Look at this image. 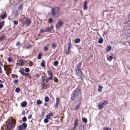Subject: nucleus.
Here are the masks:
<instances>
[{"instance_id":"64","label":"nucleus","mask_w":130,"mask_h":130,"mask_svg":"<svg viewBox=\"0 0 130 130\" xmlns=\"http://www.w3.org/2000/svg\"><path fill=\"white\" fill-rule=\"evenodd\" d=\"M58 104H57L56 103V104L55 105V108H56L57 107Z\"/></svg>"},{"instance_id":"15","label":"nucleus","mask_w":130,"mask_h":130,"mask_svg":"<svg viewBox=\"0 0 130 130\" xmlns=\"http://www.w3.org/2000/svg\"><path fill=\"white\" fill-rule=\"evenodd\" d=\"M27 104V103L26 101L23 102L21 104V106L23 107H25Z\"/></svg>"},{"instance_id":"13","label":"nucleus","mask_w":130,"mask_h":130,"mask_svg":"<svg viewBox=\"0 0 130 130\" xmlns=\"http://www.w3.org/2000/svg\"><path fill=\"white\" fill-rule=\"evenodd\" d=\"M42 88L44 89H46L47 88V85H45L44 82L42 83Z\"/></svg>"},{"instance_id":"29","label":"nucleus","mask_w":130,"mask_h":130,"mask_svg":"<svg viewBox=\"0 0 130 130\" xmlns=\"http://www.w3.org/2000/svg\"><path fill=\"white\" fill-rule=\"evenodd\" d=\"M99 88L98 89V91L99 92H101L102 91V90L101 89L103 88L102 86H99Z\"/></svg>"},{"instance_id":"46","label":"nucleus","mask_w":130,"mask_h":130,"mask_svg":"<svg viewBox=\"0 0 130 130\" xmlns=\"http://www.w3.org/2000/svg\"><path fill=\"white\" fill-rule=\"evenodd\" d=\"M19 72L21 73V74L22 75V74H23L24 73V71L22 70H21Z\"/></svg>"},{"instance_id":"9","label":"nucleus","mask_w":130,"mask_h":130,"mask_svg":"<svg viewBox=\"0 0 130 130\" xmlns=\"http://www.w3.org/2000/svg\"><path fill=\"white\" fill-rule=\"evenodd\" d=\"M81 65V62H80L78 63L76 66V70H80Z\"/></svg>"},{"instance_id":"57","label":"nucleus","mask_w":130,"mask_h":130,"mask_svg":"<svg viewBox=\"0 0 130 130\" xmlns=\"http://www.w3.org/2000/svg\"><path fill=\"white\" fill-rule=\"evenodd\" d=\"M20 44V42H18L16 44V45L17 46H18Z\"/></svg>"},{"instance_id":"54","label":"nucleus","mask_w":130,"mask_h":130,"mask_svg":"<svg viewBox=\"0 0 130 130\" xmlns=\"http://www.w3.org/2000/svg\"><path fill=\"white\" fill-rule=\"evenodd\" d=\"M15 12V15H18V13L17 11H16L15 12H14V13Z\"/></svg>"},{"instance_id":"28","label":"nucleus","mask_w":130,"mask_h":130,"mask_svg":"<svg viewBox=\"0 0 130 130\" xmlns=\"http://www.w3.org/2000/svg\"><path fill=\"white\" fill-rule=\"evenodd\" d=\"M20 89L19 88L17 87L15 89V91L17 93H19L20 91Z\"/></svg>"},{"instance_id":"41","label":"nucleus","mask_w":130,"mask_h":130,"mask_svg":"<svg viewBox=\"0 0 130 130\" xmlns=\"http://www.w3.org/2000/svg\"><path fill=\"white\" fill-rule=\"evenodd\" d=\"M12 78H14L15 77L16 78H18V76L17 75L15 74H13L12 75Z\"/></svg>"},{"instance_id":"4","label":"nucleus","mask_w":130,"mask_h":130,"mask_svg":"<svg viewBox=\"0 0 130 130\" xmlns=\"http://www.w3.org/2000/svg\"><path fill=\"white\" fill-rule=\"evenodd\" d=\"M68 46L67 48V50H66V54H68L69 52L70 51V49L71 47V44L70 43H69L68 44Z\"/></svg>"},{"instance_id":"31","label":"nucleus","mask_w":130,"mask_h":130,"mask_svg":"<svg viewBox=\"0 0 130 130\" xmlns=\"http://www.w3.org/2000/svg\"><path fill=\"white\" fill-rule=\"evenodd\" d=\"M78 120L77 119H76L75 120L74 123V125L77 126V125L78 124Z\"/></svg>"},{"instance_id":"59","label":"nucleus","mask_w":130,"mask_h":130,"mask_svg":"<svg viewBox=\"0 0 130 130\" xmlns=\"http://www.w3.org/2000/svg\"><path fill=\"white\" fill-rule=\"evenodd\" d=\"M3 87H4V86L3 85H2V84H0V88H3Z\"/></svg>"},{"instance_id":"51","label":"nucleus","mask_w":130,"mask_h":130,"mask_svg":"<svg viewBox=\"0 0 130 130\" xmlns=\"http://www.w3.org/2000/svg\"><path fill=\"white\" fill-rule=\"evenodd\" d=\"M12 60V59L10 58H8V61L9 62H10Z\"/></svg>"},{"instance_id":"60","label":"nucleus","mask_w":130,"mask_h":130,"mask_svg":"<svg viewBox=\"0 0 130 130\" xmlns=\"http://www.w3.org/2000/svg\"><path fill=\"white\" fill-rule=\"evenodd\" d=\"M22 5H20V6L19 7L18 9H19L20 10L21 8H22Z\"/></svg>"},{"instance_id":"16","label":"nucleus","mask_w":130,"mask_h":130,"mask_svg":"<svg viewBox=\"0 0 130 130\" xmlns=\"http://www.w3.org/2000/svg\"><path fill=\"white\" fill-rule=\"evenodd\" d=\"M3 67L4 68V69L5 71H6L7 69L8 70H9V66H6L5 65H4V66Z\"/></svg>"},{"instance_id":"55","label":"nucleus","mask_w":130,"mask_h":130,"mask_svg":"<svg viewBox=\"0 0 130 130\" xmlns=\"http://www.w3.org/2000/svg\"><path fill=\"white\" fill-rule=\"evenodd\" d=\"M31 47H32L31 45H28V46H27V47L26 48H27V49L29 48H31Z\"/></svg>"},{"instance_id":"49","label":"nucleus","mask_w":130,"mask_h":130,"mask_svg":"<svg viewBox=\"0 0 130 130\" xmlns=\"http://www.w3.org/2000/svg\"><path fill=\"white\" fill-rule=\"evenodd\" d=\"M29 66H32V65H33V64L32 62L31 61H30L29 62Z\"/></svg>"},{"instance_id":"6","label":"nucleus","mask_w":130,"mask_h":130,"mask_svg":"<svg viewBox=\"0 0 130 130\" xmlns=\"http://www.w3.org/2000/svg\"><path fill=\"white\" fill-rule=\"evenodd\" d=\"M63 22L62 21H59L58 23L56 25V27L58 28L60 27H61L63 25Z\"/></svg>"},{"instance_id":"44","label":"nucleus","mask_w":130,"mask_h":130,"mask_svg":"<svg viewBox=\"0 0 130 130\" xmlns=\"http://www.w3.org/2000/svg\"><path fill=\"white\" fill-rule=\"evenodd\" d=\"M44 51H46L48 50V48L46 46H44Z\"/></svg>"},{"instance_id":"36","label":"nucleus","mask_w":130,"mask_h":130,"mask_svg":"<svg viewBox=\"0 0 130 130\" xmlns=\"http://www.w3.org/2000/svg\"><path fill=\"white\" fill-rule=\"evenodd\" d=\"M53 21L51 17V18L49 19L48 20V22L49 23H51Z\"/></svg>"},{"instance_id":"3","label":"nucleus","mask_w":130,"mask_h":130,"mask_svg":"<svg viewBox=\"0 0 130 130\" xmlns=\"http://www.w3.org/2000/svg\"><path fill=\"white\" fill-rule=\"evenodd\" d=\"M59 9L58 7L52 8L51 11V13L52 14L51 17L53 16L55 18L56 15L59 13Z\"/></svg>"},{"instance_id":"12","label":"nucleus","mask_w":130,"mask_h":130,"mask_svg":"<svg viewBox=\"0 0 130 130\" xmlns=\"http://www.w3.org/2000/svg\"><path fill=\"white\" fill-rule=\"evenodd\" d=\"M87 2L86 1H85L84 2V4L83 7V9L84 10H87Z\"/></svg>"},{"instance_id":"40","label":"nucleus","mask_w":130,"mask_h":130,"mask_svg":"<svg viewBox=\"0 0 130 130\" xmlns=\"http://www.w3.org/2000/svg\"><path fill=\"white\" fill-rule=\"evenodd\" d=\"M44 122L45 123H47L48 122V120L47 118H46L44 119Z\"/></svg>"},{"instance_id":"38","label":"nucleus","mask_w":130,"mask_h":130,"mask_svg":"<svg viewBox=\"0 0 130 130\" xmlns=\"http://www.w3.org/2000/svg\"><path fill=\"white\" fill-rule=\"evenodd\" d=\"M5 36L4 35H3L1 36L0 37V40H2L4 39Z\"/></svg>"},{"instance_id":"17","label":"nucleus","mask_w":130,"mask_h":130,"mask_svg":"<svg viewBox=\"0 0 130 130\" xmlns=\"http://www.w3.org/2000/svg\"><path fill=\"white\" fill-rule=\"evenodd\" d=\"M4 22H0V30L4 26Z\"/></svg>"},{"instance_id":"2","label":"nucleus","mask_w":130,"mask_h":130,"mask_svg":"<svg viewBox=\"0 0 130 130\" xmlns=\"http://www.w3.org/2000/svg\"><path fill=\"white\" fill-rule=\"evenodd\" d=\"M81 91L78 88H76L73 92L71 97V99L73 101L77 100L79 95H81Z\"/></svg>"},{"instance_id":"58","label":"nucleus","mask_w":130,"mask_h":130,"mask_svg":"<svg viewBox=\"0 0 130 130\" xmlns=\"http://www.w3.org/2000/svg\"><path fill=\"white\" fill-rule=\"evenodd\" d=\"M25 76H27V77H28L30 76V75L28 73H26Z\"/></svg>"},{"instance_id":"22","label":"nucleus","mask_w":130,"mask_h":130,"mask_svg":"<svg viewBox=\"0 0 130 130\" xmlns=\"http://www.w3.org/2000/svg\"><path fill=\"white\" fill-rule=\"evenodd\" d=\"M57 46V45L55 43H54L52 44L51 47L53 49H54Z\"/></svg>"},{"instance_id":"24","label":"nucleus","mask_w":130,"mask_h":130,"mask_svg":"<svg viewBox=\"0 0 130 130\" xmlns=\"http://www.w3.org/2000/svg\"><path fill=\"white\" fill-rule=\"evenodd\" d=\"M42 101L39 100H37V105H39L42 103Z\"/></svg>"},{"instance_id":"30","label":"nucleus","mask_w":130,"mask_h":130,"mask_svg":"<svg viewBox=\"0 0 130 130\" xmlns=\"http://www.w3.org/2000/svg\"><path fill=\"white\" fill-rule=\"evenodd\" d=\"M113 57L111 56H110L107 58L108 60L109 61H111Z\"/></svg>"},{"instance_id":"39","label":"nucleus","mask_w":130,"mask_h":130,"mask_svg":"<svg viewBox=\"0 0 130 130\" xmlns=\"http://www.w3.org/2000/svg\"><path fill=\"white\" fill-rule=\"evenodd\" d=\"M22 120L23 122H26L27 121V119L25 117H24L23 118Z\"/></svg>"},{"instance_id":"34","label":"nucleus","mask_w":130,"mask_h":130,"mask_svg":"<svg viewBox=\"0 0 130 130\" xmlns=\"http://www.w3.org/2000/svg\"><path fill=\"white\" fill-rule=\"evenodd\" d=\"M47 32L46 29L44 30L43 29H41L40 30V32L42 33H44Z\"/></svg>"},{"instance_id":"62","label":"nucleus","mask_w":130,"mask_h":130,"mask_svg":"<svg viewBox=\"0 0 130 130\" xmlns=\"http://www.w3.org/2000/svg\"><path fill=\"white\" fill-rule=\"evenodd\" d=\"M46 117L47 119H50V116H48V115L46 116Z\"/></svg>"},{"instance_id":"21","label":"nucleus","mask_w":130,"mask_h":130,"mask_svg":"<svg viewBox=\"0 0 130 130\" xmlns=\"http://www.w3.org/2000/svg\"><path fill=\"white\" fill-rule=\"evenodd\" d=\"M47 73L48 74V75L50 76L51 77H53V74L52 73V72L49 71H47Z\"/></svg>"},{"instance_id":"53","label":"nucleus","mask_w":130,"mask_h":130,"mask_svg":"<svg viewBox=\"0 0 130 130\" xmlns=\"http://www.w3.org/2000/svg\"><path fill=\"white\" fill-rule=\"evenodd\" d=\"M45 80V76H43L42 78V80L43 82H44Z\"/></svg>"},{"instance_id":"7","label":"nucleus","mask_w":130,"mask_h":130,"mask_svg":"<svg viewBox=\"0 0 130 130\" xmlns=\"http://www.w3.org/2000/svg\"><path fill=\"white\" fill-rule=\"evenodd\" d=\"M30 23V21L28 19H26L25 22H23V23L24 24H26L27 26H28Z\"/></svg>"},{"instance_id":"1","label":"nucleus","mask_w":130,"mask_h":130,"mask_svg":"<svg viewBox=\"0 0 130 130\" xmlns=\"http://www.w3.org/2000/svg\"><path fill=\"white\" fill-rule=\"evenodd\" d=\"M16 121L13 119H9L6 122V125L8 130H11L14 127Z\"/></svg>"},{"instance_id":"27","label":"nucleus","mask_w":130,"mask_h":130,"mask_svg":"<svg viewBox=\"0 0 130 130\" xmlns=\"http://www.w3.org/2000/svg\"><path fill=\"white\" fill-rule=\"evenodd\" d=\"M21 125L22 126L24 127V129H25V128L27 127V124H26L25 122L23 123L22 125Z\"/></svg>"},{"instance_id":"42","label":"nucleus","mask_w":130,"mask_h":130,"mask_svg":"<svg viewBox=\"0 0 130 130\" xmlns=\"http://www.w3.org/2000/svg\"><path fill=\"white\" fill-rule=\"evenodd\" d=\"M59 98H56V103L57 104V103L58 104V103H59Z\"/></svg>"},{"instance_id":"33","label":"nucleus","mask_w":130,"mask_h":130,"mask_svg":"<svg viewBox=\"0 0 130 130\" xmlns=\"http://www.w3.org/2000/svg\"><path fill=\"white\" fill-rule=\"evenodd\" d=\"M58 61H56L54 62V65L55 66H56L58 65Z\"/></svg>"},{"instance_id":"10","label":"nucleus","mask_w":130,"mask_h":130,"mask_svg":"<svg viewBox=\"0 0 130 130\" xmlns=\"http://www.w3.org/2000/svg\"><path fill=\"white\" fill-rule=\"evenodd\" d=\"M7 17V14L6 12L4 13H2L1 14L0 17L2 19H4Z\"/></svg>"},{"instance_id":"47","label":"nucleus","mask_w":130,"mask_h":130,"mask_svg":"<svg viewBox=\"0 0 130 130\" xmlns=\"http://www.w3.org/2000/svg\"><path fill=\"white\" fill-rule=\"evenodd\" d=\"M13 22L15 25H17L18 24V22L17 21H14Z\"/></svg>"},{"instance_id":"50","label":"nucleus","mask_w":130,"mask_h":130,"mask_svg":"<svg viewBox=\"0 0 130 130\" xmlns=\"http://www.w3.org/2000/svg\"><path fill=\"white\" fill-rule=\"evenodd\" d=\"M79 105H77L76 106V107L75 108V109L76 110H77V109H78V107H79Z\"/></svg>"},{"instance_id":"63","label":"nucleus","mask_w":130,"mask_h":130,"mask_svg":"<svg viewBox=\"0 0 130 130\" xmlns=\"http://www.w3.org/2000/svg\"><path fill=\"white\" fill-rule=\"evenodd\" d=\"M58 104H57L56 103V104L55 105V108H56L57 107Z\"/></svg>"},{"instance_id":"37","label":"nucleus","mask_w":130,"mask_h":130,"mask_svg":"<svg viewBox=\"0 0 130 130\" xmlns=\"http://www.w3.org/2000/svg\"><path fill=\"white\" fill-rule=\"evenodd\" d=\"M52 77H50L48 78L46 80V82H47L49 80H51L52 79Z\"/></svg>"},{"instance_id":"52","label":"nucleus","mask_w":130,"mask_h":130,"mask_svg":"<svg viewBox=\"0 0 130 130\" xmlns=\"http://www.w3.org/2000/svg\"><path fill=\"white\" fill-rule=\"evenodd\" d=\"M32 117V116L31 115H30L28 117V119H30Z\"/></svg>"},{"instance_id":"45","label":"nucleus","mask_w":130,"mask_h":130,"mask_svg":"<svg viewBox=\"0 0 130 130\" xmlns=\"http://www.w3.org/2000/svg\"><path fill=\"white\" fill-rule=\"evenodd\" d=\"M25 71L26 72H28L29 71V68H27L25 69Z\"/></svg>"},{"instance_id":"48","label":"nucleus","mask_w":130,"mask_h":130,"mask_svg":"<svg viewBox=\"0 0 130 130\" xmlns=\"http://www.w3.org/2000/svg\"><path fill=\"white\" fill-rule=\"evenodd\" d=\"M104 130H111V129L109 128H104Z\"/></svg>"},{"instance_id":"23","label":"nucleus","mask_w":130,"mask_h":130,"mask_svg":"<svg viewBox=\"0 0 130 130\" xmlns=\"http://www.w3.org/2000/svg\"><path fill=\"white\" fill-rule=\"evenodd\" d=\"M41 65L42 67H44L45 66V62L44 60H43L42 61V62L41 63Z\"/></svg>"},{"instance_id":"43","label":"nucleus","mask_w":130,"mask_h":130,"mask_svg":"<svg viewBox=\"0 0 130 130\" xmlns=\"http://www.w3.org/2000/svg\"><path fill=\"white\" fill-rule=\"evenodd\" d=\"M41 58V54L40 53L38 55V58L39 59H40Z\"/></svg>"},{"instance_id":"14","label":"nucleus","mask_w":130,"mask_h":130,"mask_svg":"<svg viewBox=\"0 0 130 130\" xmlns=\"http://www.w3.org/2000/svg\"><path fill=\"white\" fill-rule=\"evenodd\" d=\"M53 29V26L52 25H51V26L49 28H48L46 30L47 32H50L52 29Z\"/></svg>"},{"instance_id":"26","label":"nucleus","mask_w":130,"mask_h":130,"mask_svg":"<svg viewBox=\"0 0 130 130\" xmlns=\"http://www.w3.org/2000/svg\"><path fill=\"white\" fill-rule=\"evenodd\" d=\"M103 39L101 38L99 39L98 40V43H103Z\"/></svg>"},{"instance_id":"8","label":"nucleus","mask_w":130,"mask_h":130,"mask_svg":"<svg viewBox=\"0 0 130 130\" xmlns=\"http://www.w3.org/2000/svg\"><path fill=\"white\" fill-rule=\"evenodd\" d=\"M25 63V60H20V63L19 65L20 66H24Z\"/></svg>"},{"instance_id":"11","label":"nucleus","mask_w":130,"mask_h":130,"mask_svg":"<svg viewBox=\"0 0 130 130\" xmlns=\"http://www.w3.org/2000/svg\"><path fill=\"white\" fill-rule=\"evenodd\" d=\"M104 106L103 104H99L98 105L99 109H102L103 108Z\"/></svg>"},{"instance_id":"20","label":"nucleus","mask_w":130,"mask_h":130,"mask_svg":"<svg viewBox=\"0 0 130 130\" xmlns=\"http://www.w3.org/2000/svg\"><path fill=\"white\" fill-rule=\"evenodd\" d=\"M80 40L79 38L75 39L74 40V42L75 43H78L80 42Z\"/></svg>"},{"instance_id":"35","label":"nucleus","mask_w":130,"mask_h":130,"mask_svg":"<svg viewBox=\"0 0 130 130\" xmlns=\"http://www.w3.org/2000/svg\"><path fill=\"white\" fill-rule=\"evenodd\" d=\"M108 103L107 101H104L102 104L103 105H104V106L105 105L107 104H108Z\"/></svg>"},{"instance_id":"18","label":"nucleus","mask_w":130,"mask_h":130,"mask_svg":"<svg viewBox=\"0 0 130 130\" xmlns=\"http://www.w3.org/2000/svg\"><path fill=\"white\" fill-rule=\"evenodd\" d=\"M112 48L111 46H108L106 48V50L107 52H108L110 51Z\"/></svg>"},{"instance_id":"5","label":"nucleus","mask_w":130,"mask_h":130,"mask_svg":"<svg viewBox=\"0 0 130 130\" xmlns=\"http://www.w3.org/2000/svg\"><path fill=\"white\" fill-rule=\"evenodd\" d=\"M76 73L77 76L80 77L82 76V73L80 70H76Z\"/></svg>"},{"instance_id":"32","label":"nucleus","mask_w":130,"mask_h":130,"mask_svg":"<svg viewBox=\"0 0 130 130\" xmlns=\"http://www.w3.org/2000/svg\"><path fill=\"white\" fill-rule=\"evenodd\" d=\"M44 100L46 102H48L49 101V98L47 96H45L44 98Z\"/></svg>"},{"instance_id":"25","label":"nucleus","mask_w":130,"mask_h":130,"mask_svg":"<svg viewBox=\"0 0 130 130\" xmlns=\"http://www.w3.org/2000/svg\"><path fill=\"white\" fill-rule=\"evenodd\" d=\"M82 120L83 122L85 123H86L87 122V119L85 117L82 118Z\"/></svg>"},{"instance_id":"61","label":"nucleus","mask_w":130,"mask_h":130,"mask_svg":"<svg viewBox=\"0 0 130 130\" xmlns=\"http://www.w3.org/2000/svg\"><path fill=\"white\" fill-rule=\"evenodd\" d=\"M17 82H18V80H14L13 81V82L14 84H16L17 83Z\"/></svg>"},{"instance_id":"19","label":"nucleus","mask_w":130,"mask_h":130,"mask_svg":"<svg viewBox=\"0 0 130 130\" xmlns=\"http://www.w3.org/2000/svg\"><path fill=\"white\" fill-rule=\"evenodd\" d=\"M25 129L22 126V125L19 126L17 130H24Z\"/></svg>"},{"instance_id":"56","label":"nucleus","mask_w":130,"mask_h":130,"mask_svg":"<svg viewBox=\"0 0 130 130\" xmlns=\"http://www.w3.org/2000/svg\"><path fill=\"white\" fill-rule=\"evenodd\" d=\"M47 115H48V116L50 117L52 116L53 115V114L52 113H48Z\"/></svg>"}]
</instances>
